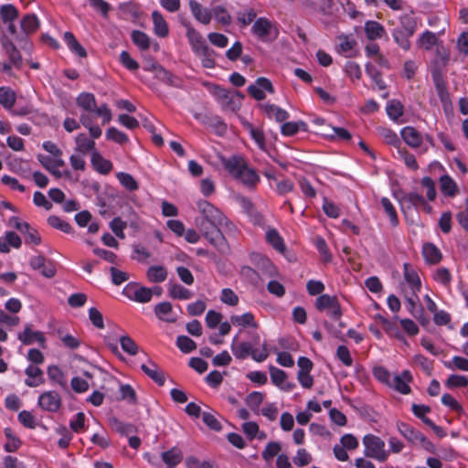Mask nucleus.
<instances>
[{
	"instance_id": "obj_58",
	"label": "nucleus",
	"mask_w": 468,
	"mask_h": 468,
	"mask_svg": "<svg viewBox=\"0 0 468 468\" xmlns=\"http://www.w3.org/2000/svg\"><path fill=\"white\" fill-rule=\"evenodd\" d=\"M56 432L60 435L58 441V445L61 449L69 447L70 441L73 439L72 432L66 426H59L56 429Z\"/></svg>"
},
{
	"instance_id": "obj_20",
	"label": "nucleus",
	"mask_w": 468,
	"mask_h": 468,
	"mask_svg": "<svg viewBox=\"0 0 468 468\" xmlns=\"http://www.w3.org/2000/svg\"><path fill=\"white\" fill-rule=\"evenodd\" d=\"M251 260L256 267L265 275L273 277L276 275V268L271 260L260 253L251 255Z\"/></svg>"
},
{
	"instance_id": "obj_44",
	"label": "nucleus",
	"mask_w": 468,
	"mask_h": 468,
	"mask_svg": "<svg viewBox=\"0 0 468 468\" xmlns=\"http://www.w3.org/2000/svg\"><path fill=\"white\" fill-rule=\"evenodd\" d=\"M224 27L229 26L232 23V17L229 11L223 5H216L212 8V17Z\"/></svg>"
},
{
	"instance_id": "obj_12",
	"label": "nucleus",
	"mask_w": 468,
	"mask_h": 468,
	"mask_svg": "<svg viewBox=\"0 0 468 468\" xmlns=\"http://www.w3.org/2000/svg\"><path fill=\"white\" fill-rule=\"evenodd\" d=\"M272 27V22L270 19L263 16L259 17L254 21L251 27V32L261 41L267 42L270 40Z\"/></svg>"
},
{
	"instance_id": "obj_36",
	"label": "nucleus",
	"mask_w": 468,
	"mask_h": 468,
	"mask_svg": "<svg viewBox=\"0 0 468 468\" xmlns=\"http://www.w3.org/2000/svg\"><path fill=\"white\" fill-rule=\"evenodd\" d=\"M146 277L151 282H162L167 278V271L164 266L153 265L148 268Z\"/></svg>"
},
{
	"instance_id": "obj_37",
	"label": "nucleus",
	"mask_w": 468,
	"mask_h": 468,
	"mask_svg": "<svg viewBox=\"0 0 468 468\" xmlns=\"http://www.w3.org/2000/svg\"><path fill=\"white\" fill-rule=\"evenodd\" d=\"M395 28L406 32L408 36H413L417 29L416 19L411 15H403L399 17V25Z\"/></svg>"
},
{
	"instance_id": "obj_59",
	"label": "nucleus",
	"mask_w": 468,
	"mask_h": 468,
	"mask_svg": "<svg viewBox=\"0 0 468 468\" xmlns=\"http://www.w3.org/2000/svg\"><path fill=\"white\" fill-rule=\"evenodd\" d=\"M48 223L50 227L59 229L64 233H71L72 231L71 225L58 216H49L48 218Z\"/></svg>"
},
{
	"instance_id": "obj_33",
	"label": "nucleus",
	"mask_w": 468,
	"mask_h": 468,
	"mask_svg": "<svg viewBox=\"0 0 468 468\" xmlns=\"http://www.w3.org/2000/svg\"><path fill=\"white\" fill-rule=\"evenodd\" d=\"M365 33L368 39L376 40L383 37L385 28L378 22L369 20L365 23Z\"/></svg>"
},
{
	"instance_id": "obj_13",
	"label": "nucleus",
	"mask_w": 468,
	"mask_h": 468,
	"mask_svg": "<svg viewBox=\"0 0 468 468\" xmlns=\"http://www.w3.org/2000/svg\"><path fill=\"white\" fill-rule=\"evenodd\" d=\"M216 95L222 108L231 112H235L239 109V105L235 102V98H243V95L239 91L234 92L224 89H219Z\"/></svg>"
},
{
	"instance_id": "obj_38",
	"label": "nucleus",
	"mask_w": 468,
	"mask_h": 468,
	"mask_svg": "<svg viewBox=\"0 0 468 468\" xmlns=\"http://www.w3.org/2000/svg\"><path fill=\"white\" fill-rule=\"evenodd\" d=\"M7 441L4 445L6 452H14L19 449L22 444L21 440L15 434L11 428H5L4 431Z\"/></svg>"
},
{
	"instance_id": "obj_56",
	"label": "nucleus",
	"mask_w": 468,
	"mask_h": 468,
	"mask_svg": "<svg viewBox=\"0 0 468 468\" xmlns=\"http://www.w3.org/2000/svg\"><path fill=\"white\" fill-rule=\"evenodd\" d=\"M132 40L142 50H147L150 47L149 37L143 31L133 30L131 35Z\"/></svg>"
},
{
	"instance_id": "obj_30",
	"label": "nucleus",
	"mask_w": 468,
	"mask_h": 468,
	"mask_svg": "<svg viewBox=\"0 0 468 468\" xmlns=\"http://www.w3.org/2000/svg\"><path fill=\"white\" fill-rule=\"evenodd\" d=\"M235 178L249 187L255 186L260 181L257 173L248 165H246Z\"/></svg>"
},
{
	"instance_id": "obj_19",
	"label": "nucleus",
	"mask_w": 468,
	"mask_h": 468,
	"mask_svg": "<svg viewBox=\"0 0 468 468\" xmlns=\"http://www.w3.org/2000/svg\"><path fill=\"white\" fill-rule=\"evenodd\" d=\"M400 135L403 141L411 148H418L422 145L423 135L412 126L402 128Z\"/></svg>"
},
{
	"instance_id": "obj_10",
	"label": "nucleus",
	"mask_w": 468,
	"mask_h": 468,
	"mask_svg": "<svg viewBox=\"0 0 468 468\" xmlns=\"http://www.w3.org/2000/svg\"><path fill=\"white\" fill-rule=\"evenodd\" d=\"M145 70L146 71H154L155 78L169 86L176 87V88L182 87L181 79L178 78L177 76H175L170 71L166 70L161 65H158L156 63H152V67L146 68Z\"/></svg>"
},
{
	"instance_id": "obj_5",
	"label": "nucleus",
	"mask_w": 468,
	"mask_h": 468,
	"mask_svg": "<svg viewBox=\"0 0 468 468\" xmlns=\"http://www.w3.org/2000/svg\"><path fill=\"white\" fill-rule=\"evenodd\" d=\"M122 292L129 299L143 303L150 302L153 297L152 289L135 283H128Z\"/></svg>"
},
{
	"instance_id": "obj_40",
	"label": "nucleus",
	"mask_w": 468,
	"mask_h": 468,
	"mask_svg": "<svg viewBox=\"0 0 468 468\" xmlns=\"http://www.w3.org/2000/svg\"><path fill=\"white\" fill-rule=\"evenodd\" d=\"M264 111L269 118H273L279 122H282L289 118V113L286 110L275 104H265Z\"/></svg>"
},
{
	"instance_id": "obj_28",
	"label": "nucleus",
	"mask_w": 468,
	"mask_h": 468,
	"mask_svg": "<svg viewBox=\"0 0 468 468\" xmlns=\"http://www.w3.org/2000/svg\"><path fill=\"white\" fill-rule=\"evenodd\" d=\"M237 339L238 336H235L230 346L231 351L235 357L238 359H244L249 356H251L252 345L250 342L238 343Z\"/></svg>"
},
{
	"instance_id": "obj_62",
	"label": "nucleus",
	"mask_w": 468,
	"mask_h": 468,
	"mask_svg": "<svg viewBox=\"0 0 468 468\" xmlns=\"http://www.w3.org/2000/svg\"><path fill=\"white\" fill-rule=\"evenodd\" d=\"M176 346L181 352L188 354L197 348V344L186 335H178L176 338Z\"/></svg>"
},
{
	"instance_id": "obj_17",
	"label": "nucleus",
	"mask_w": 468,
	"mask_h": 468,
	"mask_svg": "<svg viewBox=\"0 0 468 468\" xmlns=\"http://www.w3.org/2000/svg\"><path fill=\"white\" fill-rule=\"evenodd\" d=\"M188 5L196 20L203 25H208L211 22L212 9L209 10L208 8L203 7L202 5L196 0H190Z\"/></svg>"
},
{
	"instance_id": "obj_14",
	"label": "nucleus",
	"mask_w": 468,
	"mask_h": 468,
	"mask_svg": "<svg viewBox=\"0 0 468 468\" xmlns=\"http://www.w3.org/2000/svg\"><path fill=\"white\" fill-rule=\"evenodd\" d=\"M412 381V376L409 370H404L401 374L394 375L391 378V383L388 386L396 389L398 392L407 395L410 394L411 389L410 382Z\"/></svg>"
},
{
	"instance_id": "obj_31",
	"label": "nucleus",
	"mask_w": 468,
	"mask_h": 468,
	"mask_svg": "<svg viewBox=\"0 0 468 468\" xmlns=\"http://www.w3.org/2000/svg\"><path fill=\"white\" fill-rule=\"evenodd\" d=\"M152 18L154 23V31L155 35L160 37H165L168 35L169 29L166 21L165 20L163 15L155 10L152 13Z\"/></svg>"
},
{
	"instance_id": "obj_51",
	"label": "nucleus",
	"mask_w": 468,
	"mask_h": 468,
	"mask_svg": "<svg viewBox=\"0 0 468 468\" xmlns=\"http://www.w3.org/2000/svg\"><path fill=\"white\" fill-rule=\"evenodd\" d=\"M15 101V92L10 88L0 87V104L5 109H11Z\"/></svg>"
},
{
	"instance_id": "obj_4",
	"label": "nucleus",
	"mask_w": 468,
	"mask_h": 468,
	"mask_svg": "<svg viewBox=\"0 0 468 468\" xmlns=\"http://www.w3.org/2000/svg\"><path fill=\"white\" fill-rule=\"evenodd\" d=\"M315 307L319 311H326L327 315L335 321L342 316L341 306L336 296L320 295L315 301Z\"/></svg>"
},
{
	"instance_id": "obj_8",
	"label": "nucleus",
	"mask_w": 468,
	"mask_h": 468,
	"mask_svg": "<svg viewBox=\"0 0 468 468\" xmlns=\"http://www.w3.org/2000/svg\"><path fill=\"white\" fill-rule=\"evenodd\" d=\"M248 93L256 101H262L265 99V91L269 93L274 92V88L271 81L264 77H260L256 80L254 84L247 88Z\"/></svg>"
},
{
	"instance_id": "obj_39",
	"label": "nucleus",
	"mask_w": 468,
	"mask_h": 468,
	"mask_svg": "<svg viewBox=\"0 0 468 468\" xmlns=\"http://www.w3.org/2000/svg\"><path fill=\"white\" fill-rule=\"evenodd\" d=\"M339 44L337 45V51L339 53L344 54L346 57H351L354 51L355 47L356 46V41L346 35L339 36Z\"/></svg>"
},
{
	"instance_id": "obj_23",
	"label": "nucleus",
	"mask_w": 468,
	"mask_h": 468,
	"mask_svg": "<svg viewBox=\"0 0 468 468\" xmlns=\"http://www.w3.org/2000/svg\"><path fill=\"white\" fill-rule=\"evenodd\" d=\"M90 163L94 170L101 175H108L112 169V163L105 159L98 151H93Z\"/></svg>"
},
{
	"instance_id": "obj_63",
	"label": "nucleus",
	"mask_w": 468,
	"mask_h": 468,
	"mask_svg": "<svg viewBox=\"0 0 468 468\" xmlns=\"http://www.w3.org/2000/svg\"><path fill=\"white\" fill-rule=\"evenodd\" d=\"M386 111L388 117L394 121L398 120L403 115V106L399 101L396 100H392L388 103Z\"/></svg>"
},
{
	"instance_id": "obj_43",
	"label": "nucleus",
	"mask_w": 468,
	"mask_h": 468,
	"mask_svg": "<svg viewBox=\"0 0 468 468\" xmlns=\"http://www.w3.org/2000/svg\"><path fill=\"white\" fill-rule=\"evenodd\" d=\"M20 27L25 34H31L38 28L39 20L36 15L27 14L22 18Z\"/></svg>"
},
{
	"instance_id": "obj_18",
	"label": "nucleus",
	"mask_w": 468,
	"mask_h": 468,
	"mask_svg": "<svg viewBox=\"0 0 468 468\" xmlns=\"http://www.w3.org/2000/svg\"><path fill=\"white\" fill-rule=\"evenodd\" d=\"M421 254L425 262L429 265H436L442 260L441 251L431 242H426L422 245Z\"/></svg>"
},
{
	"instance_id": "obj_50",
	"label": "nucleus",
	"mask_w": 468,
	"mask_h": 468,
	"mask_svg": "<svg viewBox=\"0 0 468 468\" xmlns=\"http://www.w3.org/2000/svg\"><path fill=\"white\" fill-rule=\"evenodd\" d=\"M58 335L66 348L75 350L79 348L81 344L78 337L70 335L69 333H65L62 330L58 331Z\"/></svg>"
},
{
	"instance_id": "obj_27",
	"label": "nucleus",
	"mask_w": 468,
	"mask_h": 468,
	"mask_svg": "<svg viewBox=\"0 0 468 468\" xmlns=\"http://www.w3.org/2000/svg\"><path fill=\"white\" fill-rule=\"evenodd\" d=\"M141 369L158 386H163L165 384V378L163 372L159 369L158 366L153 361H149L148 364H143L141 366Z\"/></svg>"
},
{
	"instance_id": "obj_34",
	"label": "nucleus",
	"mask_w": 468,
	"mask_h": 468,
	"mask_svg": "<svg viewBox=\"0 0 468 468\" xmlns=\"http://www.w3.org/2000/svg\"><path fill=\"white\" fill-rule=\"evenodd\" d=\"M63 39L71 52L77 54L80 58L87 57L85 48L79 43L71 32H65Z\"/></svg>"
},
{
	"instance_id": "obj_21",
	"label": "nucleus",
	"mask_w": 468,
	"mask_h": 468,
	"mask_svg": "<svg viewBox=\"0 0 468 468\" xmlns=\"http://www.w3.org/2000/svg\"><path fill=\"white\" fill-rule=\"evenodd\" d=\"M156 317L166 323H176L177 318L173 312V306L169 302H162L154 306Z\"/></svg>"
},
{
	"instance_id": "obj_6",
	"label": "nucleus",
	"mask_w": 468,
	"mask_h": 468,
	"mask_svg": "<svg viewBox=\"0 0 468 468\" xmlns=\"http://www.w3.org/2000/svg\"><path fill=\"white\" fill-rule=\"evenodd\" d=\"M38 406L48 412H58L62 405L60 395L54 390L44 391L37 400Z\"/></svg>"
},
{
	"instance_id": "obj_11",
	"label": "nucleus",
	"mask_w": 468,
	"mask_h": 468,
	"mask_svg": "<svg viewBox=\"0 0 468 468\" xmlns=\"http://www.w3.org/2000/svg\"><path fill=\"white\" fill-rule=\"evenodd\" d=\"M403 278L413 296L421 289V281L416 269L408 262L403 264Z\"/></svg>"
},
{
	"instance_id": "obj_61",
	"label": "nucleus",
	"mask_w": 468,
	"mask_h": 468,
	"mask_svg": "<svg viewBox=\"0 0 468 468\" xmlns=\"http://www.w3.org/2000/svg\"><path fill=\"white\" fill-rule=\"evenodd\" d=\"M257 14L253 8L245 9L237 13V21L245 27L255 21Z\"/></svg>"
},
{
	"instance_id": "obj_3",
	"label": "nucleus",
	"mask_w": 468,
	"mask_h": 468,
	"mask_svg": "<svg viewBox=\"0 0 468 468\" xmlns=\"http://www.w3.org/2000/svg\"><path fill=\"white\" fill-rule=\"evenodd\" d=\"M364 454L379 462H384L388 456L385 450V441L378 436L367 434L363 438Z\"/></svg>"
},
{
	"instance_id": "obj_60",
	"label": "nucleus",
	"mask_w": 468,
	"mask_h": 468,
	"mask_svg": "<svg viewBox=\"0 0 468 468\" xmlns=\"http://www.w3.org/2000/svg\"><path fill=\"white\" fill-rule=\"evenodd\" d=\"M366 73L371 78L379 90H385L386 84L382 80L380 71L372 64L366 65Z\"/></svg>"
},
{
	"instance_id": "obj_26",
	"label": "nucleus",
	"mask_w": 468,
	"mask_h": 468,
	"mask_svg": "<svg viewBox=\"0 0 468 468\" xmlns=\"http://www.w3.org/2000/svg\"><path fill=\"white\" fill-rule=\"evenodd\" d=\"M229 319L230 323L235 326H239L241 328H258V324L255 320L254 314L250 312H247L239 315L233 314L229 317Z\"/></svg>"
},
{
	"instance_id": "obj_1",
	"label": "nucleus",
	"mask_w": 468,
	"mask_h": 468,
	"mask_svg": "<svg viewBox=\"0 0 468 468\" xmlns=\"http://www.w3.org/2000/svg\"><path fill=\"white\" fill-rule=\"evenodd\" d=\"M197 207L200 216L195 218V224L201 235L220 253H228L229 247L223 232L234 234L237 230L235 225L207 200L197 201Z\"/></svg>"
},
{
	"instance_id": "obj_29",
	"label": "nucleus",
	"mask_w": 468,
	"mask_h": 468,
	"mask_svg": "<svg viewBox=\"0 0 468 468\" xmlns=\"http://www.w3.org/2000/svg\"><path fill=\"white\" fill-rule=\"evenodd\" d=\"M162 460L166 464V468H175L182 462L183 452L179 448L173 447L162 452Z\"/></svg>"
},
{
	"instance_id": "obj_49",
	"label": "nucleus",
	"mask_w": 468,
	"mask_h": 468,
	"mask_svg": "<svg viewBox=\"0 0 468 468\" xmlns=\"http://www.w3.org/2000/svg\"><path fill=\"white\" fill-rule=\"evenodd\" d=\"M47 374L50 380L56 382L62 388H66L67 381L65 375L58 366L51 365L48 367Z\"/></svg>"
},
{
	"instance_id": "obj_15",
	"label": "nucleus",
	"mask_w": 468,
	"mask_h": 468,
	"mask_svg": "<svg viewBox=\"0 0 468 468\" xmlns=\"http://www.w3.org/2000/svg\"><path fill=\"white\" fill-rule=\"evenodd\" d=\"M186 35L194 54H197L198 51L202 50L203 48L208 46L205 38L202 37V35L197 29H195L190 24H186Z\"/></svg>"
},
{
	"instance_id": "obj_7",
	"label": "nucleus",
	"mask_w": 468,
	"mask_h": 468,
	"mask_svg": "<svg viewBox=\"0 0 468 468\" xmlns=\"http://www.w3.org/2000/svg\"><path fill=\"white\" fill-rule=\"evenodd\" d=\"M432 80L434 82V86L437 91V94L440 98V101L442 104L444 111H448L451 107V97L447 89L446 82L443 79L441 72L438 69L433 70L432 72Z\"/></svg>"
},
{
	"instance_id": "obj_47",
	"label": "nucleus",
	"mask_w": 468,
	"mask_h": 468,
	"mask_svg": "<svg viewBox=\"0 0 468 468\" xmlns=\"http://www.w3.org/2000/svg\"><path fill=\"white\" fill-rule=\"evenodd\" d=\"M432 279L444 287H450L452 282V274L445 267H440L432 271Z\"/></svg>"
},
{
	"instance_id": "obj_54",
	"label": "nucleus",
	"mask_w": 468,
	"mask_h": 468,
	"mask_svg": "<svg viewBox=\"0 0 468 468\" xmlns=\"http://www.w3.org/2000/svg\"><path fill=\"white\" fill-rule=\"evenodd\" d=\"M0 16L4 23L14 22L18 16V10L11 4L0 7Z\"/></svg>"
},
{
	"instance_id": "obj_35",
	"label": "nucleus",
	"mask_w": 468,
	"mask_h": 468,
	"mask_svg": "<svg viewBox=\"0 0 468 468\" xmlns=\"http://www.w3.org/2000/svg\"><path fill=\"white\" fill-rule=\"evenodd\" d=\"M440 188L443 195L447 197H454L458 193V187L455 181L448 175L440 177Z\"/></svg>"
},
{
	"instance_id": "obj_9",
	"label": "nucleus",
	"mask_w": 468,
	"mask_h": 468,
	"mask_svg": "<svg viewBox=\"0 0 468 468\" xmlns=\"http://www.w3.org/2000/svg\"><path fill=\"white\" fill-rule=\"evenodd\" d=\"M17 339L26 346H29L37 342L41 347H45L46 337L41 331H33L32 324H25L24 330L17 334Z\"/></svg>"
},
{
	"instance_id": "obj_64",
	"label": "nucleus",
	"mask_w": 468,
	"mask_h": 468,
	"mask_svg": "<svg viewBox=\"0 0 468 468\" xmlns=\"http://www.w3.org/2000/svg\"><path fill=\"white\" fill-rule=\"evenodd\" d=\"M444 366L452 370L458 369L462 371H468V359L463 356H454L452 361L445 362Z\"/></svg>"
},
{
	"instance_id": "obj_16",
	"label": "nucleus",
	"mask_w": 468,
	"mask_h": 468,
	"mask_svg": "<svg viewBox=\"0 0 468 468\" xmlns=\"http://www.w3.org/2000/svg\"><path fill=\"white\" fill-rule=\"evenodd\" d=\"M220 162L234 178L247 165L243 158L239 155H231L230 157L221 156Z\"/></svg>"
},
{
	"instance_id": "obj_45",
	"label": "nucleus",
	"mask_w": 468,
	"mask_h": 468,
	"mask_svg": "<svg viewBox=\"0 0 468 468\" xmlns=\"http://www.w3.org/2000/svg\"><path fill=\"white\" fill-rule=\"evenodd\" d=\"M201 59L202 66L206 69H213L216 65L215 56L216 52L208 46L195 54Z\"/></svg>"
},
{
	"instance_id": "obj_46",
	"label": "nucleus",
	"mask_w": 468,
	"mask_h": 468,
	"mask_svg": "<svg viewBox=\"0 0 468 468\" xmlns=\"http://www.w3.org/2000/svg\"><path fill=\"white\" fill-rule=\"evenodd\" d=\"M305 4L314 11L328 15L332 10L333 0H305Z\"/></svg>"
},
{
	"instance_id": "obj_22",
	"label": "nucleus",
	"mask_w": 468,
	"mask_h": 468,
	"mask_svg": "<svg viewBox=\"0 0 468 468\" xmlns=\"http://www.w3.org/2000/svg\"><path fill=\"white\" fill-rule=\"evenodd\" d=\"M25 374L27 378L25 380V384L30 388H36L45 382L43 371L37 366L29 365L25 369Z\"/></svg>"
},
{
	"instance_id": "obj_41",
	"label": "nucleus",
	"mask_w": 468,
	"mask_h": 468,
	"mask_svg": "<svg viewBox=\"0 0 468 468\" xmlns=\"http://www.w3.org/2000/svg\"><path fill=\"white\" fill-rule=\"evenodd\" d=\"M266 240L270 243L277 251L283 253L285 251V244L283 239L281 237L279 232L271 229L266 232Z\"/></svg>"
},
{
	"instance_id": "obj_53",
	"label": "nucleus",
	"mask_w": 468,
	"mask_h": 468,
	"mask_svg": "<svg viewBox=\"0 0 468 468\" xmlns=\"http://www.w3.org/2000/svg\"><path fill=\"white\" fill-rule=\"evenodd\" d=\"M380 202H381V206H382L384 211L386 212V214L388 215V217L389 218L390 224L393 227L398 226V224H399L398 214H397L396 208L393 206L392 202L388 197H382Z\"/></svg>"
},
{
	"instance_id": "obj_52",
	"label": "nucleus",
	"mask_w": 468,
	"mask_h": 468,
	"mask_svg": "<svg viewBox=\"0 0 468 468\" xmlns=\"http://www.w3.org/2000/svg\"><path fill=\"white\" fill-rule=\"evenodd\" d=\"M80 121L81 124L87 128L90 132V136L92 139H97L101 137L102 131L98 125L92 124V120L90 116L88 113H83L80 117Z\"/></svg>"
},
{
	"instance_id": "obj_57",
	"label": "nucleus",
	"mask_w": 468,
	"mask_h": 468,
	"mask_svg": "<svg viewBox=\"0 0 468 468\" xmlns=\"http://www.w3.org/2000/svg\"><path fill=\"white\" fill-rule=\"evenodd\" d=\"M379 134L388 144L393 145L397 150L401 147V142L399 136L392 130L388 128H381L379 130Z\"/></svg>"
},
{
	"instance_id": "obj_42",
	"label": "nucleus",
	"mask_w": 468,
	"mask_h": 468,
	"mask_svg": "<svg viewBox=\"0 0 468 468\" xmlns=\"http://www.w3.org/2000/svg\"><path fill=\"white\" fill-rule=\"evenodd\" d=\"M300 130L306 131L307 124L303 122H284L281 127V133L284 136L295 135Z\"/></svg>"
},
{
	"instance_id": "obj_2",
	"label": "nucleus",
	"mask_w": 468,
	"mask_h": 468,
	"mask_svg": "<svg viewBox=\"0 0 468 468\" xmlns=\"http://www.w3.org/2000/svg\"><path fill=\"white\" fill-rule=\"evenodd\" d=\"M77 105L88 113H95L101 117V123L107 124L112 121V114L107 104L103 103L97 106L94 94L90 92H81L76 99Z\"/></svg>"
},
{
	"instance_id": "obj_25",
	"label": "nucleus",
	"mask_w": 468,
	"mask_h": 468,
	"mask_svg": "<svg viewBox=\"0 0 468 468\" xmlns=\"http://www.w3.org/2000/svg\"><path fill=\"white\" fill-rule=\"evenodd\" d=\"M76 146L74 148V152L80 153L82 154H88L89 153H93V151H97L95 149V142L93 139H90L85 133H79L75 139Z\"/></svg>"
},
{
	"instance_id": "obj_55",
	"label": "nucleus",
	"mask_w": 468,
	"mask_h": 468,
	"mask_svg": "<svg viewBox=\"0 0 468 468\" xmlns=\"http://www.w3.org/2000/svg\"><path fill=\"white\" fill-rule=\"evenodd\" d=\"M391 35L393 37L394 41L404 50H409L410 48V38L412 36H408L406 32L398 29L393 28Z\"/></svg>"
},
{
	"instance_id": "obj_32",
	"label": "nucleus",
	"mask_w": 468,
	"mask_h": 468,
	"mask_svg": "<svg viewBox=\"0 0 468 468\" xmlns=\"http://www.w3.org/2000/svg\"><path fill=\"white\" fill-rule=\"evenodd\" d=\"M398 430L399 433L410 442L413 444H418L420 437L422 436V433L419 431L415 430L410 425L404 423V422H399L397 424Z\"/></svg>"
},
{
	"instance_id": "obj_24",
	"label": "nucleus",
	"mask_w": 468,
	"mask_h": 468,
	"mask_svg": "<svg viewBox=\"0 0 468 468\" xmlns=\"http://www.w3.org/2000/svg\"><path fill=\"white\" fill-rule=\"evenodd\" d=\"M22 245L20 237L14 231H6L5 237H0V252L8 253L9 247L19 249Z\"/></svg>"
},
{
	"instance_id": "obj_48",
	"label": "nucleus",
	"mask_w": 468,
	"mask_h": 468,
	"mask_svg": "<svg viewBox=\"0 0 468 468\" xmlns=\"http://www.w3.org/2000/svg\"><path fill=\"white\" fill-rule=\"evenodd\" d=\"M168 293L173 299L188 300L192 297V293L188 289L176 283L169 285Z\"/></svg>"
}]
</instances>
